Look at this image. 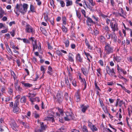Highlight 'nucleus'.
Here are the masks:
<instances>
[{
	"label": "nucleus",
	"instance_id": "nucleus-1",
	"mask_svg": "<svg viewBox=\"0 0 132 132\" xmlns=\"http://www.w3.org/2000/svg\"><path fill=\"white\" fill-rule=\"evenodd\" d=\"M28 6V5L26 3H23V4H21L20 5L17 4L16 6V9L17 10H19L21 13L24 14L27 11Z\"/></svg>",
	"mask_w": 132,
	"mask_h": 132
},
{
	"label": "nucleus",
	"instance_id": "nucleus-2",
	"mask_svg": "<svg viewBox=\"0 0 132 132\" xmlns=\"http://www.w3.org/2000/svg\"><path fill=\"white\" fill-rule=\"evenodd\" d=\"M114 51L113 47L110 44L106 43L104 49V52L105 55H108L111 54L113 53Z\"/></svg>",
	"mask_w": 132,
	"mask_h": 132
},
{
	"label": "nucleus",
	"instance_id": "nucleus-3",
	"mask_svg": "<svg viewBox=\"0 0 132 132\" xmlns=\"http://www.w3.org/2000/svg\"><path fill=\"white\" fill-rule=\"evenodd\" d=\"M66 114V116L64 117V119L65 121H69L73 119L74 118V115L72 112H67Z\"/></svg>",
	"mask_w": 132,
	"mask_h": 132
},
{
	"label": "nucleus",
	"instance_id": "nucleus-4",
	"mask_svg": "<svg viewBox=\"0 0 132 132\" xmlns=\"http://www.w3.org/2000/svg\"><path fill=\"white\" fill-rule=\"evenodd\" d=\"M61 92H59L56 95V99L60 104H61L63 100V97Z\"/></svg>",
	"mask_w": 132,
	"mask_h": 132
},
{
	"label": "nucleus",
	"instance_id": "nucleus-5",
	"mask_svg": "<svg viewBox=\"0 0 132 132\" xmlns=\"http://www.w3.org/2000/svg\"><path fill=\"white\" fill-rule=\"evenodd\" d=\"M106 70L107 73L110 76H112L114 75L115 73L113 68L111 69L108 66H107L106 67Z\"/></svg>",
	"mask_w": 132,
	"mask_h": 132
},
{
	"label": "nucleus",
	"instance_id": "nucleus-6",
	"mask_svg": "<svg viewBox=\"0 0 132 132\" xmlns=\"http://www.w3.org/2000/svg\"><path fill=\"white\" fill-rule=\"evenodd\" d=\"M26 31L28 32H31L32 34H34L33 28L29 24H27L26 26Z\"/></svg>",
	"mask_w": 132,
	"mask_h": 132
},
{
	"label": "nucleus",
	"instance_id": "nucleus-7",
	"mask_svg": "<svg viewBox=\"0 0 132 132\" xmlns=\"http://www.w3.org/2000/svg\"><path fill=\"white\" fill-rule=\"evenodd\" d=\"M110 26L112 29V31L114 32L118 30V24L117 23L115 22L114 23L113 22H111L110 24Z\"/></svg>",
	"mask_w": 132,
	"mask_h": 132
},
{
	"label": "nucleus",
	"instance_id": "nucleus-8",
	"mask_svg": "<svg viewBox=\"0 0 132 132\" xmlns=\"http://www.w3.org/2000/svg\"><path fill=\"white\" fill-rule=\"evenodd\" d=\"M80 95L79 90H78L76 93L75 95V98L77 102H79L80 100Z\"/></svg>",
	"mask_w": 132,
	"mask_h": 132
},
{
	"label": "nucleus",
	"instance_id": "nucleus-9",
	"mask_svg": "<svg viewBox=\"0 0 132 132\" xmlns=\"http://www.w3.org/2000/svg\"><path fill=\"white\" fill-rule=\"evenodd\" d=\"M41 129L36 130L35 132H43V130H45L46 128V126H44L43 122L40 123Z\"/></svg>",
	"mask_w": 132,
	"mask_h": 132
},
{
	"label": "nucleus",
	"instance_id": "nucleus-10",
	"mask_svg": "<svg viewBox=\"0 0 132 132\" xmlns=\"http://www.w3.org/2000/svg\"><path fill=\"white\" fill-rule=\"evenodd\" d=\"M87 19L86 20V23L87 25L90 27L92 25V23H94V21L92 20V19L89 17L87 16L86 17Z\"/></svg>",
	"mask_w": 132,
	"mask_h": 132
},
{
	"label": "nucleus",
	"instance_id": "nucleus-11",
	"mask_svg": "<svg viewBox=\"0 0 132 132\" xmlns=\"http://www.w3.org/2000/svg\"><path fill=\"white\" fill-rule=\"evenodd\" d=\"M80 107L81 108V111L84 113L88 107V105L86 106L84 104H82L80 105Z\"/></svg>",
	"mask_w": 132,
	"mask_h": 132
},
{
	"label": "nucleus",
	"instance_id": "nucleus-12",
	"mask_svg": "<svg viewBox=\"0 0 132 132\" xmlns=\"http://www.w3.org/2000/svg\"><path fill=\"white\" fill-rule=\"evenodd\" d=\"M68 60L69 61L71 62H73L74 61V56L71 53H69L68 56Z\"/></svg>",
	"mask_w": 132,
	"mask_h": 132
},
{
	"label": "nucleus",
	"instance_id": "nucleus-13",
	"mask_svg": "<svg viewBox=\"0 0 132 132\" xmlns=\"http://www.w3.org/2000/svg\"><path fill=\"white\" fill-rule=\"evenodd\" d=\"M27 98L26 96H23L21 97L20 100V102L22 103H24L26 102Z\"/></svg>",
	"mask_w": 132,
	"mask_h": 132
},
{
	"label": "nucleus",
	"instance_id": "nucleus-14",
	"mask_svg": "<svg viewBox=\"0 0 132 132\" xmlns=\"http://www.w3.org/2000/svg\"><path fill=\"white\" fill-rule=\"evenodd\" d=\"M76 59L77 61L80 62H82V59L81 58L79 53H78L77 54L76 56Z\"/></svg>",
	"mask_w": 132,
	"mask_h": 132
},
{
	"label": "nucleus",
	"instance_id": "nucleus-15",
	"mask_svg": "<svg viewBox=\"0 0 132 132\" xmlns=\"http://www.w3.org/2000/svg\"><path fill=\"white\" fill-rule=\"evenodd\" d=\"M66 2V6H68L72 4V1L71 0H65Z\"/></svg>",
	"mask_w": 132,
	"mask_h": 132
},
{
	"label": "nucleus",
	"instance_id": "nucleus-16",
	"mask_svg": "<svg viewBox=\"0 0 132 132\" xmlns=\"http://www.w3.org/2000/svg\"><path fill=\"white\" fill-rule=\"evenodd\" d=\"M85 42L86 46H87L88 48L90 50H92V47L89 45V42L86 38L85 39Z\"/></svg>",
	"mask_w": 132,
	"mask_h": 132
},
{
	"label": "nucleus",
	"instance_id": "nucleus-17",
	"mask_svg": "<svg viewBox=\"0 0 132 132\" xmlns=\"http://www.w3.org/2000/svg\"><path fill=\"white\" fill-rule=\"evenodd\" d=\"M32 46L33 51H34L35 49H36L38 47L37 44V42L36 40L34 41V44H32Z\"/></svg>",
	"mask_w": 132,
	"mask_h": 132
},
{
	"label": "nucleus",
	"instance_id": "nucleus-18",
	"mask_svg": "<svg viewBox=\"0 0 132 132\" xmlns=\"http://www.w3.org/2000/svg\"><path fill=\"white\" fill-rule=\"evenodd\" d=\"M87 69L85 68H82L81 70L83 74L85 76H87L88 75V72L87 71Z\"/></svg>",
	"mask_w": 132,
	"mask_h": 132
},
{
	"label": "nucleus",
	"instance_id": "nucleus-19",
	"mask_svg": "<svg viewBox=\"0 0 132 132\" xmlns=\"http://www.w3.org/2000/svg\"><path fill=\"white\" fill-rule=\"evenodd\" d=\"M22 84L24 86L27 87H30L32 86V84H30L28 83H26L24 82H22Z\"/></svg>",
	"mask_w": 132,
	"mask_h": 132
},
{
	"label": "nucleus",
	"instance_id": "nucleus-20",
	"mask_svg": "<svg viewBox=\"0 0 132 132\" xmlns=\"http://www.w3.org/2000/svg\"><path fill=\"white\" fill-rule=\"evenodd\" d=\"M121 12L122 14L119 13V15L120 16L123 17V18L125 19L126 18L124 16V15H126V14L124 12V11L122 9H121Z\"/></svg>",
	"mask_w": 132,
	"mask_h": 132
},
{
	"label": "nucleus",
	"instance_id": "nucleus-21",
	"mask_svg": "<svg viewBox=\"0 0 132 132\" xmlns=\"http://www.w3.org/2000/svg\"><path fill=\"white\" fill-rule=\"evenodd\" d=\"M19 110V108L18 106L15 107L14 106L13 107V111L14 113L18 112Z\"/></svg>",
	"mask_w": 132,
	"mask_h": 132
},
{
	"label": "nucleus",
	"instance_id": "nucleus-22",
	"mask_svg": "<svg viewBox=\"0 0 132 132\" xmlns=\"http://www.w3.org/2000/svg\"><path fill=\"white\" fill-rule=\"evenodd\" d=\"M64 43L65 44V46L66 47H69V42L68 40H65L64 41Z\"/></svg>",
	"mask_w": 132,
	"mask_h": 132
},
{
	"label": "nucleus",
	"instance_id": "nucleus-23",
	"mask_svg": "<svg viewBox=\"0 0 132 132\" xmlns=\"http://www.w3.org/2000/svg\"><path fill=\"white\" fill-rule=\"evenodd\" d=\"M114 59L117 62H120L121 59L120 57L116 56L115 57L114 56Z\"/></svg>",
	"mask_w": 132,
	"mask_h": 132
},
{
	"label": "nucleus",
	"instance_id": "nucleus-24",
	"mask_svg": "<svg viewBox=\"0 0 132 132\" xmlns=\"http://www.w3.org/2000/svg\"><path fill=\"white\" fill-rule=\"evenodd\" d=\"M79 78L80 79H81L82 80V84L84 86V90L86 88V82L85 79H84V81H83L82 79L81 78V77L80 76H79Z\"/></svg>",
	"mask_w": 132,
	"mask_h": 132
},
{
	"label": "nucleus",
	"instance_id": "nucleus-25",
	"mask_svg": "<svg viewBox=\"0 0 132 132\" xmlns=\"http://www.w3.org/2000/svg\"><path fill=\"white\" fill-rule=\"evenodd\" d=\"M62 29L63 32L65 33H67V32L68 29L64 25L62 26Z\"/></svg>",
	"mask_w": 132,
	"mask_h": 132
},
{
	"label": "nucleus",
	"instance_id": "nucleus-26",
	"mask_svg": "<svg viewBox=\"0 0 132 132\" xmlns=\"http://www.w3.org/2000/svg\"><path fill=\"white\" fill-rule=\"evenodd\" d=\"M46 70V69L45 68L44 66H41L40 67V70L43 71V75H44V74L45 73V71Z\"/></svg>",
	"mask_w": 132,
	"mask_h": 132
},
{
	"label": "nucleus",
	"instance_id": "nucleus-27",
	"mask_svg": "<svg viewBox=\"0 0 132 132\" xmlns=\"http://www.w3.org/2000/svg\"><path fill=\"white\" fill-rule=\"evenodd\" d=\"M84 3L85 5L87 6V8H89L91 11L93 10L92 7L91 6H90V5H88L85 1H84Z\"/></svg>",
	"mask_w": 132,
	"mask_h": 132
},
{
	"label": "nucleus",
	"instance_id": "nucleus-28",
	"mask_svg": "<svg viewBox=\"0 0 132 132\" xmlns=\"http://www.w3.org/2000/svg\"><path fill=\"white\" fill-rule=\"evenodd\" d=\"M8 92L10 95L12 94L13 92V90L11 87H9L8 89Z\"/></svg>",
	"mask_w": 132,
	"mask_h": 132
},
{
	"label": "nucleus",
	"instance_id": "nucleus-29",
	"mask_svg": "<svg viewBox=\"0 0 132 132\" xmlns=\"http://www.w3.org/2000/svg\"><path fill=\"white\" fill-rule=\"evenodd\" d=\"M104 30L106 31V32L107 33H108L109 31H110V29L109 27L107 26H105L104 28Z\"/></svg>",
	"mask_w": 132,
	"mask_h": 132
},
{
	"label": "nucleus",
	"instance_id": "nucleus-30",
	"mask_svg": "<svg viewBox=\"0 0 132 132\" xmlns=\"http://www.w3.org/2000/svg\"><path fill=\"white\" fill-rule=\"evenodd\" d=\"M65 83L66 84H67V86L68 87H70V85H71V84H70L69 83L68 78H67V79H65Z\"/></svg>",
	"mask_w": 132,
	"mask_h": 132
},
{
	"label": "nucleus",
	"instance_id": "nucleus-31",
	"mask_svg": "<svg viewBox=\"0 0 132 132\" xmlns=\"http://www.w3.org/2000/svg\"><path fill=\"white\" fill-rule=\"evenodd\" d=\"M76 12L77 16L78 17L79 19H80L81 17V15L80 13L79 12H78L77 10H76Z\"/></svg>",
	"mask_w": 132,
	"mask_h": 132
},
{
	"label": "nucleus",
	"instance_id": "nucleus-32",
	"mask_svg": "<svg viewBox=\"0 0 132 132\" xmlns=\"http://www.w3.org/2000/svg\"><path fill=\"white\" fill-rule=\"evenodd\" d=\"M82 130L84 132H89L87 129V127L85 125L83 126Z\"/></svg>",
	"mask_w": 132,
	"mask_h": 132
},
{
	"label": "nucleus",
	"instance_id": "nucleus-33",
	"mask_svg": "<svg viewBox=\"0 0 132 132\" xmlns=\"http://www.w3.org/2000/svg\"><path fill=\"white\" fill-rule=\"evenodd\" d=\"M10 45L11 48H12L13 49H15V46L14 45V43L12 41L10 42Z\"/></svg>",
	"mask_w": 132,
	"mask_h": 132
},
{
	"label": "nucleus",
	"instance_id": "nucleus-34",
	"mask_svg": "<svg viewBox=\"0 0 132 132\" xmlns=\"http://www.w3.org/2000/svg\"><path fill=\"white\" fill-rule=\"evenodd\" d=\"M112 34H110L108 33H106V38L108 39H109L110 38V36H112Z\"/></svg>",
	"mask_w": 132,
	"mask_h": 132
},
{
	"label": "nucleus",
	"instance_id": "nucleus-35",
	"mask_svg": "<svg viewBox=\"0 0 132 132\" xmlns=\"http://www.w3.org/2000/svg\"><path fill=\"white\" fill-rule=\"evenodd\" d=\"M111 37L112 39L113 37V40L114 42H116L117 40V37L115 35H112V36H111Z\"/></svg>",
	"mask_w": 132,
	"mask_h": 132
},
{
	"label": "nucleus",
	"instance_id": "nucleus-36",
	"mask_svg": "<svg viewBox=\"0 0 132 132\" xmlns=\"http://www.w3.org/2000/svg\"><path fill=\"white\" fill-rule=\"evenodd\" d=\"M64 97L66 101H68V100L69 97L68 96V94L67 93H65L64 95Z\"/></svg>",
	"mask_w": 132,
	"mask_h": 132
},
{
	"label": "nucleus",
	"instance_id": "nucleus-37",
	"mask_svg": "<svg viewBox=\"0 0 132 132\" xmlns=\"http://www.w3.org/2000/svg\"><path fill=\"white\" fill-rule=\"evenodd\" d=\"M30 10L32 12H34L35 11L34 7V6L31 4L30 5Z\"/></svg>",
	"mask_w": 132,
	"mask_h": 132
},
{
	"label": "nucleus",
	"instance_id": "nucleus-38",
	"mask_svg": "<svg viewBox=\"0 0 132 132\" xmlns=\"http://www.w3.org/2000/svg\"><path fill=\"white\" fill-rule=\"evenodd\" d=\"M91 129L93 132L97 130V129L94 125L92 126V127L90 128Z\"/></svg>",
	"mask_w": 132,
	"mask_h": 132
},
{
	"label": "nucleus",
	"instance_id": "nucleus-39",
	"mask_svg": "<svg viewBox=\"0 0 132 132\" xmlns=\"http://www.w3.org/2000/svg\"><path fill=\"white\" fill-rule=\"evenodd\" d=\"M5 45L6 46V48L7 50L8 51H9V52H11L12 53V52L11 51V50L10 49V48H9V46L8 44H6Z\"/></svg>",
	"mask_w": 132,
	"mask_h": 132
},
{
	"label": "nucleus",
	"instance_id": "nucleus-40",
	"mask_svg": "<svg viewBox=\"0 0 132 132\" xmlns=\"http://www.w3.org/2000/svg\"><path fill=\"white\" fill-rule=\"evenodd\" d=\"M89 2V4H90L92 6H94L95 5V3L93 2V0H88Z\"/></svg>",
	"mask_w": 132,
	"mask_h": 132
},
{
	"label": "nucleus",
	"instance_id": "nucleus-41",
	"mask_svg": "<svg viewBox=\"0 0 132 132\" xmlns=\"http://www.w3.org/2000/svg\"><path fill=\"white\" fill-rule=\"evenodd\" d=\"M99 40L101 42H103L104 41L105 38L104 37L101 36L99 38Z\"/></svg>",
	"mask_w": 132,
	"mask_h": 132
},
{
	"label": "nucleus",
	"instance_id": "nucleus-42",
	"mask_svg": "<svg viewBox=\"0 0 132 132\" xmlns=\"http://www.w3.org/2000/svg\"><path fill=\"white\" fill-rule=\"evenodd\" d=\"M10 34L12 37H14L15 34V30H13L12 31L10 32Z\"/></svg>",
	"mask_w": 132,
	"mask_h": 132
},
{
	"label": "nucleus",
	"instance_id": "nucleus-43",
	"mask_svg": "<svg viewBox=\"0 0 132 132\" xmlns=\"http://www.w3.org/2000/svg\"><path fill=\"white\" fill-rule=\"evenodd\" d=\"M57 109L58 111L60 113L61 115V116H63V110L59 108H58Z\"/></svg>",
	"mask_w": 132,
	"mask_h": 132
},
{
	"label": "nucleus",
	"instance_id": "nucleus-44",
	"mask_svg": "<svg viewBox=\"0 0 132 132\" xmlns=\"http://www.w3.org/2000/svg\"><path fill=\"white\" fill-rule=\"evenodd\" d=\"M61 6L62 7H64L65 6V3L63 1H61L60 2Z\"/></svg>",
	"mask_w": 132,
	"mask_h": 132
},
{
	"label": "nucleus",
	"instance_id": "nucleus-45",
	"mask_svg": "<svg viewBox=\"0 0 132 132\" xmlns=\"http://www.w3.org/2000/svg\"><path fill=\"white\" fill-rule=\"evenodd\" d=\"M33 114L34 115V116L36 118H37L38 117H39V115L37 113V112L36 111H34L33 113Z\"/></svg>",
	"mask_w": 132,
	"mask_h": 132
},
{
	"label": "nucleus",
	"instance_id": "nucleus-46",
	"mask_svg": "<svg viewBox=\"0 0 132 132\" xmlns=\"http://www.w3.org/2000/svg\"><path fill=\"white\" fill-rule=\"evenodd\" d=\"M19 101L15 100L14 103V106L16 107V106H18V105H19Z\"/></svg>",
	"mask_w": 132,
	"mask_h": 132
},
{
	"label": "nucleus",
	"instance_id": "nucleus-47",
	"mask_svg": "<svg viewBox=\"0 0 132 132\" xmlns=\"http://www.w3.org/2000/svg\"><path fill=\"white\" fill-rule=\"evenodd\" d=\"M21 96L20 95H19L16 96L15 98V99H16L15 100L19 101V99L21 98Z\"/></svg>",
	"mask_w": 132,
	"mask_h": 132
},
{
	"label": "nucleus",
	"instance_id": "nucleus-48",
	"mask_svg": "<svg viewBox=\"0 0 132 132\" xmlns=\"http://www.w3.org/2000/svg\"><path fill=\"white\" fill-rule=\"evenodd\" d=\"M42 32L43 34L46 36L47 35V32L44 29H43L42 30Z\"/></svg>",
	"mask_w": 132,
	"mask_h": 132
},
{
	"label": "nucleus",
	"instance_id": "nucleus-49",
	"mask_svg": "<svg viewBox=\"0 0 132 132\" xmlns=\"http://www.w3.org/2000/svg\"><path fill=\"white\" fill-rule=\"evenodd\" d=\"M117 70L118 71V72L119 73L122 70V69L119 67V65L118 64H117Z\"/></svg>",
	"mask_w": 132,
	"mask_h": 132
},
{
	"label": "nucleus",
	"instance_id": "nucleus-50",
	"mask_svg": "<svg viewBox=\"0 0 132 132\" xmlns=\"http://www.w3.org/2000/svg\"><path fill=\"white\" fill-rule=\"evenodd\" d=\"M29 96H28V97H34L35 96L36 94H31L30 93H29Z\"/></svg>",
	"mask_w": 132,
	"mask_h": 132
},
{
	"label": "nucleus",
	"instance_id": "nucleus-51",
	"mask_svg": "<svg viewBox=\"0 0 132 132\" xmlns=\"http://www.w3.org/2000/svg\"><path fill=\"white\" fill-rule=\"evenodd\" d=\"M95 88L96 89L99 90H100V89L99 87H98L97 85V84L96 83V81H95Z\"/></svg>",
	"mask_w": 132,
	"mask_h": 132
},
{
	"label": "nucleus",
	"instance_id": "nucleus-52",
	"mask_svg": "<svg viewBox=\"0 0 132 132\" xmlns=\"http://www.w3.org/2000/svg\"><path fill=\"white\" fill-rule=\"evenodd\" d=\"M92 17L96 21H98V18L95 16L92 15Z\"/></svg>",
	"mask_w": 132,
	"mask_h": 132
},
{
	"label": "nucleus",
	"instance_id": "nucleus-53",
	"mask_svg": "<svg viewBox=\"0 0 132 132\" xmlns=\"http://www.w3.org/2000/svg\"><path fill=\"white\" fill-rule=\"evenodd\" d=\"M85 54L87 56V57H90L91 58H92V56L90 55L89 53L85 52Z\"/></svg>",
	"mask_w": 132,
	"mask_h": 132
},
{
	"label": "nucleus",
	"instance_id": "nucleus-54",
	"mask_svg": "<svg viewBox=\"0 0 132 132\" xmlns=\"http://www.w3.org/2000/svg\"><path fill=\"white\" fill-rule=\"evenodd\" d=\"M72 84L74 86L76 87L77 86L76 82V80L75 79L73 80L72 81Z\"/></svg>",
	"mask_w": 132,
	"mask_h": 132
},
{
	"label": "nucleus",
	"instance_id": "nucleus-55",
	"mask_svg": "<svg viewBox=\"0 0 132 132\" xmlns=\"http://www.w3.org/2000/svg\"><path fill=\"white\" fill-rule=\"evenodd\" d=\"M122 89L126 92L127 93L129 94H130V92L129 90H128L126 89L125 87H122Z\"/></svg>",
	"mask_w": 132,
	"mask_h": 132
},
{
	"label": "nucleus",
	"instance_id": "nucleus-56",
	"mask_svg": "<svg viewBox=\"0 0 132 132\" xmlns=\"http://www.w3.org/2000/svg\"><path fill=\"white\" fill-rule=\"evenodd\" d=\"M11 74L12 76L13 77V78L14 79H15V74L14 73V72L12 71L11 72Z\"/></svg>",
	"mask_w": 132,
	"mask_h": 132
},
{
	"label": "nucleus",
	"instance_id": "nucleus-57",
	"mask_svg": "<svg viewBox=\"0 0 132 132\" xmlns=\"http://www.w3.org/2000/svg\"><path fill=\"white\" fill-rule=\"evenodd\" d=\"M69 79L70 81H71L73 79L72 77L71 76V74L70 72H69Z\"/></svg>",
	"mask_w": 132,
	"mask_h": 132
},
{
	"label": "nucleus",
	"instance_id": "nucleus-58",
	"mask_svg": "<svg viewBox=\"0 0 132 132\" xmlns=\"http://www.w3.org/2000/svg\"><path fill=\"white\" fill-rule=\"evenodd\" d=\"M94 35L95 36H96L98 34L99 32L97 30H95L94 31Z\"/></svg>",
	"mask_w": 132,
	"mask_h": 132
},
{
	"label": "nucleus",
	"instance_id": "nucleus-59",
	"mask_svg": "<svg viewBox=\"0 0 132 132\" xmlns=\"http://www.w3.org/2000/svg\"><path fill=\"white\" fill-rule=\"evenodd\" d=\"M88 126H89V127L90 128H91L92 127V126H93V125L92 123L89 122V121H88Z\"/></svg>",
	"mask_w": 132,
	"mask_h": 132
},
{
	"label": "nucleus",
	"instance_id": "nucleus-60",
	"mask_svg": "<svg viewBox=\"0 0 132 132\" xmlns=\"http://www.w3.org/2000/svg\"><path fill=\"white\" fill-rule=\"evenodd\" d=\"M71 47L72 49H74L76 47V45L75 44H72L71 45Z\"/></svg>",
	"mask_w": 132,
	"mask_h": 132
},
{
	"label": "nucleus",
	"instance_id": "nucleus-61",
	"mask_svg": "<svg viewBox=\"0 0 132 132\" xmlns=\"http://www.w3.org/2000/svg\"><path fill=\"white\" fill-rule=\"evenodd\" d=\"M22 40H23V41L25 43H29V41L26 39L24 38L22 39Z\"/></svg>",
	"mask_w": 132,
	"mask_h": 132
},
{
	"label": "nucleus",
	"instance_id": "nucleus-62",
	"mask_svg": "<svg viewBox=\"0 0 132 132\" xmlns=\"http://www.w3.org/2000/svg\"><path fill=\"white\" fill-rule=\"evenodd\" d=\"M60 51H57V54L59 55H62V54L61 53Z\"/></svg>",
	"mask_w": 132,
	"mask_h": 132
},
{
	"label": "nucleus",
	"instance_id": "nucleus-63",
	"mask_svg": "<svg viewBox=\"0 0 132 132\" xmlns=\"http://www.w3.org/2000/svg\"><path fill=\"white\" fill-rule=\"evenodd\" d=\"M65 129V127L64 126H62L60 128V130L61 131H63V130Z\"/></svg>",
	"mask_w": 132,
	"mask_h": 132
},
{
	"label": "nucleus",
	"instance_id": "nucleus-64",
	"mask_svg": "<svg viewBox=\"0 0 132 132\" xmlns=\"http://www.w3.org/2000/svg\"><path fill=\"white\" fill-rule=\"evenodd\" d=\"M71 132H80L78 130H77L75 129H73L71 130Z\"/></svg>",
	"mask_w": 132,
	"mask_h": 132
}]
</instances>
